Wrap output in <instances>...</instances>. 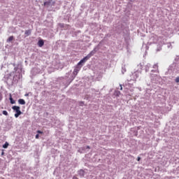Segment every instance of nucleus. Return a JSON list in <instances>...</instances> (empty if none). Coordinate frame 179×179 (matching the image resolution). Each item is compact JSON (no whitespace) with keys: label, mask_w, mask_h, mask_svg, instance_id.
<instances>
[{"label":"nucleus","mask_w":179,"mask_h":179,"mask_svg":"<svg viewBox=\"0 0 179 179\" xmlns=\"http://www.w3.org/2000/svg\"><path fill=\"white\" fill-rule=\"evenodd\" d=\"M94 55V51H92L90 53H89L85 57H84L83 59H81L77 64L78 66H80L83 64H85L87 59L91 58V57H93Z\"/></svg>","instance_id":"obj_1"},{"label":"nucleus","mask_w":179,"mask_h":179,"mask_svg":"<svg viewBox=\"0 0 179 179\" xmlns=\"http://www.w3.org/2000/svg\"><path fill=\"white\" fill-rule=\"evenodd\" d=\"M13 110H14V111H15V118H17L19 117V115H22V111H20V107L17 106H14L12 107Z\"/></svg>","instance_id":"obj_2"},{"label":"nucleus","mask_w":179,"mask_h":179,"mask_svg":"<svg viewBox=\"0 0 179 179\" xmlns=\"http://www.w3.org/2000/svg\"><path fill=\"white\" fill-rule=\"evenodd\" d=\"M80 68H82V66H79L77 65V66L74 69L73 73V75H75V76H76V75L79 73V71H80Z\"/></svg>","instance_id":"obj_3"},{"label":"nucleus","mask_w":179,"mask_h":179,"mask_svg":"<svg viewBox=\"0 0 179 179\" xmlns=\"http://www.w3.org/2000/svg\"><path fill=\"white\" fill-rule=\"evenodd\" d=\"M38 47H43L44 45V41L43 40H39L38 42Z\"/></svg>","instance_id":"obj_4"},{"label":"nucleus","mask_w":179,"mask_h":179,"mask_svg":"<svg viewBox=\"0 0 179 179\" xmlns=\"http://www.w3.org/2000/svg\"><path fill=\"white\" fill-rule=\"evenodd\" d=\"M24 34L27 37L30 36L31 34V29L26 30Z\"/></svg>","instance_id":"obj_5"},{"label":"nucleus","mask_w":179,"mask_h":179,"mask_svg":"<svg viewBox=\"0 0 179 179\" xmlns=\"http://www.w3.org/2000/svg\"><path fill=\"white\" fill-rule=\"evenodd\" d=\"M78 174L80 176V177H83V176H85V171L83 169H80L78 171Z\"/></svg>","instance_id":"obj_6"},{"label":"nucleus","mask_w":179,"mask_h":179,"mask_svg":"<svg viewBox=\"0 0 179 179\" xmlns=\"http://www.w3.org/2000/svg\"><path fill=\"white\" fill-rule=\"evenodd\" d=\"M9 100H10L11 104H15V103H16V101H15V100H13V98H12V94H10Z\"/></svg>","instance_id":"obj_7"},{"label":"nucleus","mask_w":179,"mask_h":179,"mask_svg":"<svg viewBox=\"0 0 179 179\" xmlns=\"http://www.w3.org/2000/svg\"><path fill=\"white\" fill-rule=\"evenodd\" d=\"M18 103H19V104H22V106L26 104V101H24V99H22L18 100Z\"/></svg>","instance_id":"obj_8"},{"label":"nucleus","mask_w":179,"mask_h":179,"mask_svg":"<svg viewBox=\"0 0 179 179\" xmlns=\"http://www.w3.org/2000/svg\"><path fill=\"white\" fill-rule=\"evenodd\" d=\"M10 41H13V36H10V37L7 39V43H10Z\"/></svg>","instance_id":"obj_9"},{"label":"nucleus","mask_w":179,"mask_h":179,"mask_svg":"<svg viewBox=\"0 0 179 179\" xmlns=\"http://www.w3.org/2000/svg\"><path fill=\"white\" fill-rule=\"evenodd\" d=\"M8 146H9V143H8V142H6L4 145H3V148L4 149H7Z\"/></svg>","instance_id":"obj_10"},{"label":"nucleus","mask_w":179,"mask_h":179,"mask_svg":"<svg viewBox=\"0 0 179 179\" xmlns=\"http://www.w3.org/2000/svg\"><path fill=\"white\" fill-rule=\"evenodd\" d=\"M3 115H8V111L3 110Z\"/></svg>","instance_id":"obj_11"},{"label":"nucleus","mask_w":179,"mask_h":179,"mask_svg":"<svg viewBox=\"0 0 179 179\" xmlns=\"http://www.w3.org/2000/svg\"><path fill=\"white\" fill-rule=\"evenodd\" d=\"M175 80L176 83H179V77H177Z\"/></svg>","instance_id":"obj_12"},{"label":"nucleus","mask_w":179,"mask_h":179,"mask_svg":"<svg viewBox=\"0 0 179 179\" xmlns=\"http://www.w3.org/2000/svg\"><path fill=\"white\" fill-rule=\"evenodd\" d=\"M38 138H40V135L36 134V139H38Z\"/></svg>","instance_id":"obj_13"},{"label":"nucleus","mask_w":179,"mask_h":179,"mask_svg":"<svg viewBox=\"0 0 179 179\" xmlns=\"http://www.w3.org/2000/svg\"><path fill=\"white\" fill-rule=\"evenodd\" d=\"M36 132H37V134H43V131H41L40 130H38Z\"/></svg>","instance_id":"obj_14"},{"label":"nucleus","mask_w":179,"mask_h":179,"mask_svg":"<svg viewBox=\"0 0 179 179\" xmlns=\"http://www.w3.org/2000/svg\"><path fill=\"white\" fill-rule=\"evenodd\" d=\"M137 161H138V162H141V157H138Z\"/></svg>","instance_id":"obj_15"},{"label":"nucleus","mask_w":179,"mask_h":179,"mask_svg":"<svg viewBox=\"0 0 179 179\" xmlns=\"http://www.w3.org/2000/svg\"><path fill=\"white\" fill-rule=\"evenodd\" d=\"M73 179H79V178H78V177H77L76 176H74L73 177Z\"/></svg>","instance_id":"obj_16"},{"label":"nucleus","mask_w":179,"mask_h":179,"mask_svg":"<svg viewBox=\"0 0 179 179\" xmlns=\"http://www.w3.org/2000/svg\"><path fill=\"white\" fill-rule=\"evenodd\" d=\"M2 100V94L0 93V101Z\"/></svg>","instance_id":"obj_17"},{"label":"nucleus","mask_w":179,"mask_h":179,"mask_svg":"<svg viewBox=\"0 0 179 179\" xmlns=\"http://www.w3.org/2000/svg\"><path fill=\"white\" fill-rule=\"evenodd\" d=\"M153 68H158L157 64L154 65Z\"/></svg>","instance_id":"obj_18"},{"label":"nucleus","mask_w":179,"mask_h":179,"mask_svg":"<svg viewBox=\"0 0 179 179\" xmlns=\"http://www.w3.org/2000/svg\"><path fill=\"white\" fill-rule=\"evenodd\" d=\"M80 106H83V102H80Z\"/></svg>","instance_id":"obj_19"},{"label":"nucleus","mask_w":179,"mask_h":179,"mask_svg":"<svg viewBox=\"0 0 179 179\" xmlns=\"http://www.w3.org/2000/svg\"><path fill=\"white\" fill-rule=\"evenodd\" d=\"M87 149H90V147L89 145H87Z\"/></svg>","instance_id":"obj_20"},{"label":"nucleus","mask_w":179,"mask_h":179,"mask_svg":"<svg viewBox=\"0 0 179 179\" xmlns=\"http://www.w3.org/2000/svg\"><path fill=\"white\" fill-rule=\"evenodd\" d=\"M120 90H122V86L120 87Z\"/></svg>","instance_id":"obj_21"}]
</instances>
